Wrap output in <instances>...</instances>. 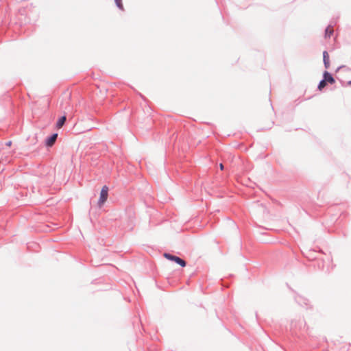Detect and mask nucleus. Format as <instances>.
Instances as JSON below:
<instances>
[{
    "label": "nucleus",
    "mask_w": 351,
    "mask_h": 351,
    "mask_svg": "<svg viewBox=\"0 0 351 351\" xmlns=\"http://www.w3.org/2000/svg\"><path fill=\"white\" fill-rule=\"evenodd\" d=\"M164 256L169 261H174L175 263L180 265L182 267H185L186 265L185 261H184L183 259L180 258L178 256L171 255L168 253H165Z\"/></svg>",
    "instance_id": "obj_1"
},
{
    "label": "nucleus",
    "mask_w": 351,
    "mask_h": 351,
    "mask_svg": "<svg viewBox=\"0 0 351 351\" xmlns=\"http://www.w3.org/2000/svg\"><path fill=\"white\" fill-rule=\"evenodd\" d=\"M108 196V187L104 186L100 192V197L98 202L99 206H101L107 200Z\"/></svg>",
    "instance_id": "obj_2"
},
{
    "label": "nucleus",
    "mask_w": 351,
    "mask_h": 351,
    "mask_svg": "<svg viewBox=\"0 0 351 351\" xmlns=\"http://www.w3.org/2000/svg\"><path fill=\"white\" fill-rule=\"evenodd\" d=\"M323 59H324V66L326 69L329 68L330 66V59H329V55L327 51H324L323 53Z\"/></svg>",
    "instance_id": "obj_3"
},
{
    "label": "nucleus",
    "mask_w": 351,
    "mask_h": 351,
    "mask_svg": "<svg viewBox=\"0 0 351 351\" xmlns=\"http://www.w3.org/2000/svg\"><path fill=\"white\" fill-rule=\"evenodd\" d=\"M324 80H326V82H329L330 84H333L335 82V80L332 76L327 71L324 73Z\"/></svg>",
    "instance_id": "obj_4"
},
{
    "label": "nucleus",
    "mask_w": 351,
    "mask_h": 351,
    "mask_svg": "<svg viewBox=\"0 0 351 351\" xmlns=\"http://www.w3.org/2000/svg\"><path fill=\"white\" fill-rule=\"evenodd\" d=\"M57 137L58 134H53L50 138L47 139V145L49 147L52 146L56 141Z\"/></svg>",
    "instance_id": "obj_5"
},
{
    "label": "nucleus",
    "mask_w": 351,
    "mask_h": 351,
    "mask_svg": "<svg viewBox=\"0 0 351 351\" xmlns=\"http://www.w3.org/2000/svg\"><path fill=\"white\" fill-rule=\"evenodd\" d=\"M333 33V27L332 26H328L325 30V37L330 38Z\"/></svg>",
    "instance_id": "obj_6"
},
{
    "label": "nucleus",
    "mask_w": 351,
    "mask_h": 351,
    "mask_svg": "<svg viewBox=\"0 0 351 351\" xmlns=\"http://www.w3.org/2000/svg\"><path fill=\"white\" fill-rule=\"evenodd\" d=\"M66 117L65 116H62L59 120L57 122V128H60L63 126V125L64 124L65 121H66Z\"/></svg>",
    "instance_id": "obj_7"
},
{
    "label": "nucleus",
    "mask_w": 351,
    "mask_h": 351,
    "mask_svg": "<svg viewBox=\"0 0 351 351\" xmlns=\"http://www.w3.org/2000/svg\"><path fill=\"white\" fill-rule=\"evenodd\" d=\"M326 85V80H322L319 84V86H318V89L319 90H322Z\"/></svg>",
    "instance_id": "obj_8"
},
{
    "label": "nucleus",
    "mask_w": 351,
    "mask_h": 351,
    "mask_svg": "<svg viewBox=\"0 0 351 351\" xmlns=\"http://www.w3.org/2000/svg\"><path fill=\"white\" fill-rule=\"evenodd\" d=\"M114 1H115V3H116L117 7H119L121 10H123V7L121 0H114Z\"/></svg>",
    "instance_id": "obj_9"
},
{
    "label": "nucleus",
    "mask_w": 351,
    "mask_h": 351,
    "mask_svg": "<svg viewBox=\"0 0 351 351\" xmlns=\"http://www.w3.org/2000/svg\"><path fill=\"white\" fill-rule=\"evenodd\" d=\"M6 145H7L8 147H10V146H11V145H12V142H11V141H8V142L6 143Z\"/></svg>",
    "instance_id": "obj_10"
},
{
    "label": "nucleus",
    "mask_w": 351,
    "mask_h": 351,
    "mask_svg": "<svg viewBox=\"0 0 351 351\" xmlns=\"http://www.w3.org/2000/svg\"><path fill=\"white\" fill-rule=\"evenodd\" d=\"M219 167H220V169H221V170H223V164H221H221L219 165Z\"/></svg>",
    "instance_id": "obj_11"
},
{
    "label": "nucleus",
    "mask_w": 351,
    "mask_h": 351,
    "mask_svg": "<svg viewBox=\"0 0 351 351\" xmlns=\"http://www.w3.org/2000/svg\"><path fill=\"white\" fill-rule=\"evenodd\" d=\"M348 86H351V80H350V81H349V82H348Z\"/></svg>",
    "instance_id": "obj_12"
}]
</instances>
